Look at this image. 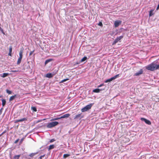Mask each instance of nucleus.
<instances>
[{
    "label": "nucleus",
    "instance_id": "b1692460",
    "mask_svg": "<svg viewBox=\"0 0 159 159\" xmlns=\"http://www.w3.org/2000/svg\"><path fill=\"white\" fill-rule=\"evenodd\" d=\"M87 59V57L86 56L84 57L80 61L81 62H82L85 61Z\"/></svg>",
    "mask_w": 159,
    "mask_h": 159
},
{
    "label": "nucleus",
    "instance_id": "c756f323",
    "mask_svg": "<svg viewBox=\"0 0 159 159\" xmlns=\"http://www.w3.org/2000/svg\"><path fill=\"white\" fill-rule=\"evenodd\" d=\"M36 154V153H31V154H30V156L31 157H33V156H34Z\"/></svg>",
    "mask_w": 159,
    "mask_h": 159
},
{
    "label": "nucleus",
    "instance_id": "c03bdc74",
    "mask_svg": "<svg viewBox=\"0 0 159 159\" xmlns=\"http://www.w3.org/2000/svg\"><path fill=\"white\" fill-rule=\"evenodd\" d=\"M0 29H1V28L0 26Z\"/></svg>",
    "mask_w": 159,
    "mask_h": 159
},
{
    "label": "nucleus",
    "instance_id": "f3484780",
    "mask_svg": "<svg viewBox=\"0 0 159 159\" xmlns=\"http://www.w3.org/2000/svg\"><path fill=\"white\" fill-rule=\"evenodd\" d=\"M22 59V58H21L19 57V58H18L17 61V65H19L20 64V63H21Z\"/></svg>",
    "mask_w": 159,
    "mask_h": 159
},
{
    "label": "nucleus",
    "instance_id": "a19ab883",
    "mask_svg": "<svg viewBox=\"0 0 159 159\" xmlns=\"http://www.w3.org/2000/svg\"><path fill=\"white\" fill-rule=\"evenodd\" d=\"M159 9V4H158L157 8V10H158Z\"/></svg>",
    "mask_w": 159,
    "mask_h": 159
},
{
    "label": "nucleus",
    "instance_id": "f03ea898",
    "mask_svg": "<svg viewBox=\"0 0 159 159\" xmlns=\"http://www.w3.org/2000/svg\"><path fill=\"white\" fill-rule=\"evenodd\" d=\"M93 104V103H90L89 105H87L85 107L82 108L81 110L82 112H84L87 111L89 109H90L92 107Z\"/></svg>",
    "mask_w": 159,
    "mask_h": 159
},
{
    "label": "nucleus",
    "instance_id": "ddd939ff",
    "mask_svg": "<svg viewBox=\"0 0 159 159\" xmlns=\"http://www.w3.org/2000/svg\"><path fill=\"white\" fill-rule=\"evenodd\" d=\"M102 90H103V89H96L93 90V92L94 93H98L100 91H102Z\"/></svg>",
    "mask_w": 159,
    "mask_h": 159
},
{
    "label": "nucleus",
    "instance_id": "f704fd0d",
    "mask_svg": "<svg viewBox=\"0 0 159 159\" xmlns=\"http://www.w3.org/2000/svg\"><path fill=\"white\" fill-rule=\"evenodd\" d=\"M19 139H16L15 142H14V143H17V142H18V141H19Z\"/></svg>",
    "mask_w": 159,
    "mask_h": 159
},
{
    "label": "nucleus",
    "instance_id": "7ed1b4c3",
    "mask_svg": "<svg viewBox=\"0 0 159 159\" xmlns=\"http://www.w3.org/2000/svg\"><path fill=\"white\" fill-rule=\"evenodd\" d=\"M58 123V122L57 121L53 122L48 123L47 125V127L48 128H51L57 125Z\"/></svg>",
    "mask_w": 159,
    "mask_h": 159
},
{
    "label": "nucleus",
    "instance_id": "dca6fc26",
    "mask_svg": "<svg viewBox=\"0 0 159 159\" xmlns=\"http://www.w3.org/2000/svg\"><path fill=\"white\" fill-rule=\"evenodd\" d=\"M2 106L4 107L6 104V101L5 99H3L2 100Z\"/></svg>",
    "mask_w": 159,
    "mask_h": 159
},
{
    "label": "nucleus",
    "instance_id": "37998d69",
    "mask_svg": "<svg viewBox=\"0 0 159 159\" xmlns=\"http://www.w3.org/2000/svg\"><path fill=\"white\" fill-rule=\"evenodd\" d=\"M2 96H0V98H1L2 97Z\"/></svg>",
    "mask_w": 159,
    "mask_h": 159
},
{
    "label": "nucleus",
    "instance_id": "9b49d317",
    "mask_svg": "<svg viewBox=\"0 0 159 159\" xmlns=\"http://www.w3.org/2000/svg\"><path fill=\"white\" fill-rule=\"evenodd\" d=\"M26 120H27V119L26 118H23L21 119L16 120L14 122L15 123H16L17 122H22Z\"/></svg>",
    "mask_w": 159,
    "mask_h": 159
},
{
    "label": "nucleus",
    "instance_id": "f8f14e48",
    "mask_svg": "<svg viewBox=\"0 0 159 159\" xmlns=\"http://www.w3.org/2000/svg\"><path fill=\"white\" fill-rule=\"evenodd\" d=\"M23 49H21L19 53V57L22 58L23 57Z\"/></svg>",
    "mask_w": 159,
    "mask_h": 159
},
{
    "label": "nucleus",
    "instance_id": "5701e85b",
    "mask_svg": "<svg viewBox=\"0 0 159 159\" xmlns=\"http://www.w3.org/2000/svg\"><path fill=\"white\" fill-rule=\"evenodd\" d=\"M54 145L53 144L49 146V147L48 148L49 150H51L52 149L54 148Z\"/></svg>",
    "mask_w": 159,
    "mask_h": 159
},
{
    "label": "nucleus",
    "instance_id": "e433bc0d",
    "mask_svg": "<svg viewBox=\"0 0 159 159\" xmlns=\"http://www.w3.org/2000/svg\"><path fill=\"white\" fill-rule=\"evenodd\" d=\"M104 85V84H101L100 85H99L98 86V88H99V87H102V86Z\"/></svg>",
    "mask_w": 159,
    "mask_h": 159
},
{
    "label": "nucleus",
    "instance_id": "1a4fd4ad",
    "mask_svg": "<svg viewBox=\"0 0 159 159\" xmlns=\"http://www.w3.org/2000/svg\"><path fill=\"white\" fill-rule=\"evenodd\" d=\"M121 21L120 20H116L114 23L115 26L116 27H118L121 24Z\"/></svg>",
    "mask_w": 159,
    "mask_h": 159
},
{
    "label": "nucleus",
    "instance_id": "473e14b6",
    "mask_svg": "<svg viewBox=\"0 0 159 159\" xmlns=\"http://www.w3.org/2000/svg\"><path fill=\"white\" fill-rule=\"evenodd\" d=\"M11 72L15 73V72H18L19 70H12L11 71Z\"/></svg>",
    "mask_w": 159,
    "mask_h": 159
},
{
    "label": "nucleus",
    "instance_id": "6e6552de",
    "mask_svg": "<svg viewBox=\"0 0 159 159\" xmlns=\"http://www.w3.org/2000/svg\"><path fill=\"white\" fill-rule=\"evenodd\" d=\"M141 120L142 121H144L146 124L149 125H150L151 124V123L149 120H148L145 118H141Z\"/></svg>",
    "mask_w": 159,
    "mask_h": 159
},
{
    "label": "nucleus",
    "instance_id": "f257e3e1",
    "mask_svg": "<svg viewBox=\"0 0 159 159\" xmlns=\"http://www.w3.org/2000/svg\"><path fill=\"white\" fill-rule=\"evenodd\" d=\"M147 69L151 71H154L157 69H159V64H156L153 63H152L150 64L147 66L146 67Z\"/></svg>",
    "mask_w": 159,
    "mask_h": 159
},
{
    "label": "nucleus",
    "instance_id": "58836bf2",
    "mask_svg": "<svg viewBox=\"0 0 159 159\" xmlns=\"http://www.w3.org/2000/svg\"><path fill=\"white\" fill-rule=\"evenodd\" d=\"M0 30L2 32L3 34H4L5 33H4V32H3V30L2 29V28H1V29H0Z\"/></svg>",
    "mask_w": 159,
    "mask_h": 159
},
{
    "label": "nucleus",
    "instance_id": "a211bd4d",
    "mask_svg": "<svg viewBox=\"0 0 159 159\" xmlns=\"http://www.w3.org/2000/svg\"><path fill=\"white\" fill-rule=\"evenodd\" d=\"M8 75H9L8 73H4L2 74V76H1L3 78H4V77H7V76Z\"/></svg>",
    "mask_w": 159,
    "mask_h": 159
},
{
    "label": "nucleus",
    "instance_id": "79ce46f5",
    "mask_svg": "<svg viewBox=\"0 0 159 159\" xmlns=\"http://www.w3.org/2000/svg\"><path fill=\"white\" fill-rule=\"evenodd\" d=\"M44 155H43V156H40V159H41V158H42V157H44Z\"/></svg>",
    "mask_w": 159,
    "mask_h": 159
},
{
    "label": "nucleus",
    "instance_id": "a878e982",
    "mask_svg": "<svg viewBox=\"0 0 159 159\" xmlns=\"http://www.w3.org/2000/svg\"><path fill=\"white\" fill-rule=\"evenodd\" d=\"M31 109L33 110L34 111H37L36 108L35 107H31Z\"/></svg>",
    "mask_w": 159,
    "mask_h": 159
},
{
    "label": "nucleus",
    "instance_id": "2f4dec72",
    "mask_svg": "<svg viewBox=\"0 0 159 159\" xmlns=\"http://www.w3.org/2000/svg\"><path fill=\"white\" fill-rule=\"evenodd\" d=\"M34 52V50L32 51H31L29 55L30 56L31 55L33 54Z\"/></svg>",
    "mask_w": 159,
    "mask_h": 159
},
{
    "label": "nucleus",
    "instance_id": "2eb2a0df",
    "mask_svg": "<svg viewBox=\"0 0 159 159\" xmlns=\"http://www.w3.org/2000/svg\"><path fill=\"white\" fill-rule=\"evenodd\" d=\"M16 95L11 97L9 98V101H11L14 100L16 97Z\"/></svg>",
    "mask_w": 159,
    "mask_h": 159
},
{
    "label": "nucleus",
    "instance_id": "ea45409f",
    "mask_svg": "<svg viewBox=\"0 0 159 159\" xmlns=\"http://www.w3.org/2000/svg\"><path fill=\"white\" fill-rule=\"evenodd\" d=\"M99 25L100 26H102V22H100L99 24Z\"/></svg>",
    "mask_w": 159,
    "mask_h": 159
},
{
    "label": "nucleus",
    "instance_id": "aec40b11",
    "mask_svg": "<svg viewBox=\"0 0 159 159\" xmlns=\"http://www.w3.org/2000/svg\"><path fill=\"white\" fill-rule=\"evenodd\" d=\"M70 156V154H65L63 155V158H65L68 157H69Z\"/></svg>",
    "mask_w": 159,
    "mask_h": 159
},
{
    "label": "nucleus",
    "instance_id": "c9c22d12",
    "mask_svg": "<svg viewBox=\"0 0 159 159\" xmlns=\"http://www.w3.org/2000/svg\"><path fill=\"white\" fill-rule=\"evenodd\" d=\"M55 141V140L54 139H52L50 140V143H52V142L54 141Z\"/></svg>",
    "mask_w": 159,
    "mask_h": 159
},
{
    "label": "nucleus",
    "instance_id": "6ab92c4d",
    "mask_svg": "<svg viewBox=\"0 0 159 159\" xmlns=\"http://www.w3.org/2000/svg\"><path fill=\"white\" fill-rule=\"evenodd\" d=\"M153 10H152L149 11V16H152L154 13H153Z\"/></svg>",
    "mask_w": 159,
    "mask_h": 159
},
{
    "label": "nucleus",
    "instance_id": "4be33fe9",
    "mask_svg": "<svg viewBox=\"0 0 159 159\" xmlns=\"http://www.w3.org/2000/svg\"><path fill=\"white\" fill-rule=\"evenodd\" d=\"M20 157V155H15L14 157V159H19Z\"/></svg>",
    "mask_w": 159,
    "mask_h": 159
},
{
    "label": "nucleus",
    "instance_id": "72a5a7b5",
    "mask_svg": "<svg viewBox=\"0 0 159 159\" xmlns=\"http://www.w3.org/2000/svg\"><path fill=\"white\" fill-rule=\"evenodd\" d=\"M3 108H2L0 110V115H1L2 113V110H3Z\"/></svg>",
    "mask_w": 159,
    "mask_h": 159
},
{
    "label": "nucleus",
    "instance_id": "20e7f679",
    "mask_svg": "<svg viewBox=\"0 0 159 159\" xmlns=\"http://www.w3.org/2000/svg\"><path fill=\"white\" fill-rule=\"evenodd\" d=\"M70 116V114H65L60 117L54 119H53L51 120H58V119H61V118H68V117Z\"/></svg>",
    "mask_w": 159,
    "mask_h": 159
},
{
    "label": "nucleus",
    "instance_id": "c85d7f7f",
    "mask_svg": "<svg viewBox=\"0 0 159 159\" xmlns=\"http://www.w3.org/2000/svg\"><path fill=\"white\" fill-rule=\"evenodd\" d=\"M24 140V138H22V139H21L19 143L20 144H21L22 143Z\"/></svg>",
    "mask_w": 159,
    "mask_h": 159
},
{
    "label": "nucleus",
    "instance_id": "cd10ccee",
    "mask_svg": "<svg viewBox=\"0 0 159 159\" xmlns=\"http://www.w3.org/2000/svg\"><path fill=\"white\" fill-rule=\"evenodd\" d=\"M69 80V79H64L63 80H62L61 81V83H62V82H65L68 80Z\"/></svg>",
    "mask_w": 159,
    "mask_h": 159
},
{
    "label": "nucleus",
    "instance_id": "393cba45",
    "mask_svg": "<svg viewBox=\"0 0 159 159\" xmlns=\"http://www.w3.org/2000/svg\"><path fill=\"white\" fill-rule=\"evenodd\" d=\"M81 114H79L76 115L74 117V119H78V118H79L81 116Z\"/></svg>",
    "mask_w": 159,
    "mask_h": 159
},
{
    "label": "nucleus",
    "instance_id": "423d86ee",
    "mask_svg": "<svg viewBox=\"0 0 159 159\" xmlns=\"http://www.w3.org/2000/svg\"><path fill=\"white\" fill-rule=\"evenodd\" d=\"M119 75L120 74H117V75H115L114 76L112 77H111V78L110 79H108V80H107L105 81V83H107L108 82H110L111 81H112V80H115V79L116 78H117L119 77Z\"/></svg>",
    "mask_w": 159,
    "mask_h": 159
},
{
    "label": "nucleus",
    "instance_id": "0eeeda50",
    "mask_svg": "<svg viewBox=\"0 0 159 159\" xmlns=\"http://www.w3.org/2000/svg\"><path fill=\"white\" fill-rule=\"evenodd\" d=\"M57 73H54L53 72L52 73H47L46 74L45 77L48 78H52L54 75H55Z\"/></svg>",
    "mask_w": 159,
    "mask_h": 159
},
{
    "label": "nucleus",
    "instance_id": "39448f33",
    "mask_svg": "<svg viewBox=\"0 0 159 159\" xmlns=\"http://www.w3.org/2000/svg\"><path fill=\"white\" fill-rule=\"evenodd\" d=\"M123 35L117 37L112 43V45H113L116 44L117 42L119 41L121 39H122L123 38Z\"/></svg>",
    "mask_w": 159,
    "mask_h": 159
},
{
    "label": "nucleus",
    "instance_id": "4468645a",
    "mask_svg": "<svg viewBox=\"0 0 159 159\" xmlns=\"http://www.w3.org/2000/svg\"><path fill=\"white\" fill-rule=\"evenodd\" d=\"M12 51V47L10 46L9 49V53L8 55L10 56H11V52Z\"/></svg>",
    "mask_w": 159,
    "mask_h": 159
},
{
    "label": "nucleus",
    "instance_id": "412c9836",
    "mask_svg": "<svg viewBox=\"0 0 159 159\" xmlns=\"http://www.w3.org/2000/svg\"><path fill=\"white\" fill-rule=\"evenodd\" d=\"M52 60V59H49L46 60L45 62V65L47 63H48L49 62L51 61Z\"/></svg>",
    "mask_w": 159,
    "mask_h": 159
},
{
    "label": "nucleus",
    "instance_id": "4c0bfd02",
    "mask_svg": "<svg viewBox=\"0 0 159 159\" xmlns=\"http://www.w3.org/2000/svg\"><path fill=\"white\" fill-rule=\"evenodd\" d=\"M0 30L2 32L3 34H4L5 33H4V32H3V30L2 29V28H1V29H0Z\"/></svg>",
    "mask_w": 159,
    "mask_h": 159
},
{
    "label": "nucleus",
    "instance_id": "9d476101",
    "mask_svg": "<svg viewBox=\"0 0 159 159\" xmlns=\"http://www.w3.org/2000/svg\"><path fill=\"white\" fill-rule=\"evenodd\" d=\"M143 70L142 69H141L140 70L135 73L134 75L135 76H139L140 75L142 74L143 73Z\"/></svg>",
    "mask_w": 159,
    "mask_h": 159
},
{
    "label": "nucleus",
    "instance_id": "7c9ffc66",
    "mask_svg": "<svg viewBox=\"0 0 159 159\" xmlns=\"http://www.w3.org/2000/svg\"><path fill=\"white\" fill-rule=\"evenodd\" d=\"M6 132V130L4 131L1 134H0V137L2 136Z\"/></svg>",
    "mask_w": 159,
    "mask_h": 159
},
{
    "label": "nucleus",
    "instance_id": "bb28decb",
    "mask_svg": "<svg viewBox=\"0 0 159 159\" xmlns=\"http://www.w3.org/2000/svg\"><path fill=\"white\" fill-rule=\"evenodd\" d=\"M6 92H7V93L9 94H11L12 93V92L11 91L9 90L8 89H7Z\"/></svg>",
    "mask_w": 159,
    "mask_h": 159
}]
</instances>
